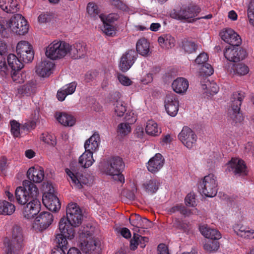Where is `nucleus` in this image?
<instances>
[{
  "mask_svg": "<svg viewBox=\"0 0 254 254\" xmlns=\"http://www.w3.org/2000/svg\"><path fill=\"white\" fill-rule=\"evenodd\" d=\"M82 214L76 203H69L66 207V218H62L59 222V229L61 234L69 240L74 237V228L82 223Z\"/></svg>",
  "mask_w": 254,
  "mask_h": 254,
  "instance_id": "nucleus-1",
  "label": "nucleus"
},
{
  "mask_svg": "<svg viewBox=\"0 0 254 254\" xmlns=\"http://www.w3.org/2000/svg\"><path fill=\"white\" fill-rule=\"evenodd\" d=\"M201 8L191 0H185L179 9H174L171 13V16L178 20H184L189 22L195 21L200 19H211L212 15L209 14L204 16L194 19L200 13Z\"/></svg>",
  "mask_w": 254,
  "mask_h": 254,
  "instance_id": "nucleus-2",
  "label": "nucleus"
},
{
  "mask_svg": "<svg viewBox=\"0 0 254 254\" xmlns=\"http://www.w3.org/2000/svg\"><path fill=\"white\" fill-rule=\"evenodd\" d=\"M23 186L17 188L15 191L16 201L21 205L26 204L35 197H38L39 194L36 186L29 181H23Z\"/></svg>",
  "mask_w": 254,
  "mask_h": 254,
  "instance_id": "nucleus-3",
  "label": "nucleus"
},
{
  "mask_svg": "<svg viewBox=\"0 0 254 254\" xmlns=\"http://www.w3.org/2000/svg\"><path fill=\"white\" fill-rule=\"evenodd\" d=\"M245 97V93L238 91L233 93L231 101V105L228 109V119L231 121V124L235 125L241 123L243 117L240 113L242 102Z\"/></svg>",
  "mask_w": 254,
  "mask_h": 254,
  "instance_id": "nucleus-4",
  "label": "nucleus"
},
{
  "mask_svg": "<svg viewBox=\"0 0 254 254\" xmlns=\"http://www.w3.org/2000/svg\"><path fill=\"white\" fill-rule=\"evenodd\" d=\"M124 167L123 160L119 157H113L110 158L104 168V171L107 174L112 176L114 180L123 183L125 181L121 170Z\"/></svg>",
  "mask_w": 254,
  "mask_h": 254,
  "instance_id": "nucleus-5",
  "label": "nucleus"
},
{
  "mask_svg": "<svg viewBox=\"0 0 254 254\" xmlns=\"http://www.w3.org/2000/svg\"><path fill=\"white\" fill-rule=\"evenodd\" d=\"M23 244V236L22 228L17 225L13 226L11 229V240L6 238L4 245L6 247L7 254L20 249Z\"/></svg>",
  "mask_w": 254,
  "mask_h": 254,
  "instance_id": "nucleus-6",
  "label": "nucleus"
},
{
  "mask_svg": "<svg viewBox=\"0 0 254 254\" xmlns=\"http://www.w3.org/2000/svg\"><path fill=\"white\" fill-rule=\"evenodd\" d=\"M69 48V44L64 41H54L47 47L45 54L50 59H60L68 54Z\"/></svg>",
  "mask_w": 254,
  "mask_h": 254,
  "instance_id": "nucleus-7",
  "label": "nucleus"
},
{
  "mask_svg": "<svg viewBox=\"0 0 254 254\" xmlns=\"http://www.w3.org/2000/svg\"><path fill=\"white\" fill-rule=\"evenodd\" d=\"M199 192L207 197L215 196L217 192L216 177L212 174L205 176L198 186Z\"/></svg>",
  "mask_w": 254,
  "mask_h": 254,
  "instance_id": "nucleus-8",
  "label": "nucleus"
},
{
  "mask_svg": "<svg viewBox=\"0 0 254 254\" xmlns=\"http://www.w3.org/2000/svg\"><path fill=\"white\" fill-rule=\"evenodd\" d=\"M8 27L17 35H23L27 33L28 25L24 17L20 14L14 15L8 20Z\"/></svg>",
  "mask_w": 254,
  "mask_h": 254,
  "instance_id": "nucleus-9",
  "label": "nucleus"
},
{
  "mask_svg": "<svg viewBox=\"0 0 254 254\" xmlns=\"http://www.w3.org/2000/svg\"><path fill=\"white\" fill-rule=\"evenodd\" d=\"M16 52L23 63H28L34 58V53L32 46L26 41H21L17 45Z\"/></svg>",
  "mask_w": 254,
  "mask_h": 254,
  "instance_id": "nucleus-10",
  "label": "nucleus"
},
{
  "mask_svg": "<svg viewBox=\"0 0 254 254\" xmlns=\"http://www.w3.org/2000/svg\"><path fill=\"white\" fill-rule=\"evenodd\" d=\"M54 217L49 212H42L36 217L32 227L37 231L42 232L46 230L53 222Z\"/></svg>",
  "mask_w": 254,
  "mask_h": 254,
  "instance_id": "nucleus-11",
  "label": "nucleus"
},
{
  "mask_svg": "<svg viewBox=\"0 0 254 254\" xmlns=\"http://www.w3.org/2000/svg\"><path fill=\"white\" fill-rule=\"evenodd\" d=\"M182 143L188 148H192L196 144L197 137L195 132L188 127H184L178 135Z\"/></svg>",
  "mask_w": 254,
  "mask_h": 254,
  "instance_id": "nucleus-12",
  "label": "nucleus"
},
{
  "mask_svg": "<svg viewBox=\"0 0 254 254\" xmlns=\"http://www.w3.org/2000/svg\"><path fill=\"white\" fill-rule=\"evenodd\" d=\"M227 170L235 175L244 176L248 174V170L244 161L238 158H233L227 164Z\"/></svg>",
  "mask_w": 254,
  "mask_h": 254,
  "instance_id": "nucleus-13",
  "label": "nucleus"
},
{
  "mask_svg": "<svg viewBox=\"0 0 254 254\" xmlns=\"http://www.w3.org/2000/svg\"><path fill=\"white\" fill-rule=\"evenodd\" d=\"M54 192L53 186L50 185L49 191L45 192L42 200L44 204L49 210L56 212L61 208V204L59 198Z\"/></svg>",
  "mask_w": 254,
  "mask_h": 254,
  "instance_id": "nucleus-14",
  "label": "nucleus"
},
{
  "mask_svg": "<svg viewBox=\"0 0 254 254\" xmlns=\"http://www.w3.org/2000/svg\"><path fill=\"white\" fill-rule=\"evenodd\" d=\"M138 55L134 50H127L121 58L119 68L123 72L127 71L136 60Z\"/></svg>",
  "mask_w": 254,
  "mask_h": 254,
  "instance_id": "nucleus-15",
  "label": "nucleus"
},
{
  "mask_svg": "<svg viewBox=\"0 0 254 254\" xmlns=\"http://www.w3.org/2000/svg\"><path fill=\"white\" fill-rule=\"evenodd\" d=\"M238 46H230L226 48L224 53L225 57L229 61L238 62L244 59L246 56V51Z\"/></svg>",
  "mask_w": 254,
  "mask_h": 254,
  "instance_id": "nucleus-16",
  "label": "nucleus"
},
{
  "mask_svg": "<svg viewBox=\"0 0 254 254\" xmlns=\"http://www.w3.org/2000/svg\"><path fill=\"white\" fill-rule=\"evenodd\" d=\"M40 209L41 203L38 197H35V198L31 201L28 202L26 203V205L24 207L23 215L26 219H32L38 214Z\"/></svg>",
  "mask_w": 254,
  "mask_h": 254,
  "instance_id": "nucleus-17",
  "label": "nucleus"
},
{
  "mask_svg": "<svg viewBox=\"0 0 254 254\" xmlns=\"http://www.w3.org/2000/svg\"><path fill=\"white\" fill-rule=\"evenodd\" d=\"M179 107L177 96L174 93L167 94L165 100V107L167 113L172 117H175L178 113Z\"/></svg>",
  "mask_w": 254,
  "mask_h": 254,
  "instance_id": "nucleus-18",
  "label": "nucleus"
},
{
  "mask_svg": "<svg viewBox=\"0 0 254 254\" xmlns=\"http://www.w3.org/2000/svg\"><path fill=\"white\" fill-rule=\"evenodd\" d=\"M221 39L231 46H239L242 43L240 36L233 29H226L220 33Z\"/></svg>",
  "mask_w": 254,
  "mask_h": 254,
  "instance_id": "nucleus-19",
  "label": "nucleus"
},
{
  "mask_svg": "<svg viewBox=\"0 0 254 254\" xmlns=\"http://www.w3.org/2000/svg\"><path fill=\"white\" fill-rule=\"evenodd\" d=\"M65 171L71 179V183L77 188L80 189L83 185L89 183V179L85 175L76 172L75 171H71L69 169H66Z\"/></svg>",
  "mask_w": 254,
  "mask_h": 254,
  "instance_id": "nucleus-20",
  "label": "nucleus"
},
{
  "mask_svg": "<svg viewBox=\"0 0 254 254\" xmlns=\"http://www.w3.org/2000/svg\"><path fill=\"white\" fill-rule=\"evenodd\" d=\"M54 64L51 61L44 60L39 62L36 66V72L39 76L45 77L52 73Z\"/></svg>",
  "mask_w": 254,
  "mask_h": 254,
  "instance_id": "nucleus-21",
  "label": "nucleus"
},
{
  "mask_svg": "<svg viewBox=\"0 0 254 254\" xmlns=\"http://www.w3.org/2000/svg\"><path fill=\"white\" fill-rule=\"evenodd\" d=\"M69 47L68 54L72 58H81L86 54V45L84 43H76L72 45L69 44Z\"/></svg>",
  "mask_w": 254,
  "mask_h": 254,
  "instance_id": "nucleus-22",
  "label": "nucleus"
},
{
  "mask_svg": "<svg viewBox=\"0 0 254 254\" xmlns=\"http://www.w3.org/2000/svg\"><path fill=\"white\" fill-rule=\"evenodd\" d=\"M164 164V159L160 153H157L150 159L147 164L148 170L154 173L159 171Z\"/></svg>",
  "mask_w": 254,
  "mask_h": 254,
  "instance_id": "nucleus-23",
  "label": "nucleus"
},
{
  "mask_svg": "<svg viewBox=\"0 0 254 254\" xmlns=\"http://www.w3.org/2000/svg\"><path fill=\"white\" fill-rule=\"evenodd\" d=\"M67 239L63 234H57L55 241L57 244V248L53 250L52 254H65V251H66L68 247Z\"/></svg>",
  "mask_w": 254,
  "mask_h": 254,
  "instance_id": "nucleus-24",
  "label": "nucleus"
},
{
  "mask_svg": "<svg viewBox=\"0 0 254 254\" xmlns=\"http://www.w3.org/2000/svg\"><path fill=\"white\" fill-rule=\"evenodd\" d=\"M27 176L30 182L41 183L44 178V169L39 167H31L27 172Z\"/></svg>",
  "mask_w": 254,
  "mask_h": 254,
  "instance_id": "nucleus-25",
  "label": "nucleus"
},
{
  "mask_svg": "<svg viewBox=\"0 0 254 254\" xmlns=\"http://www.w3.org/2000/svg\"><path fill=\"white\" fill-rule=\"evenodd\" d=\"M99 143V134L97 133H94L85 142L84 148L85 151L93 154V153L98 149Z\"/></svg>",
  "mask_w": 254,
  "mask_h": 254,
  "instance_id": "nucleus-26",
  "label": "nucleus"
},
{
  "mask_svg": "<svg viewBox=\"0 0 254 254\" xmlns=\"http://www.w3.org/2000/svg\"><path fill=\"white\" fill-rule=\"evenodd\" d=\"M172 87L175 92L183 94L187 91L189 87V82L184 78L179 77L173 81Z\"/></svg>",
  "mask_w": 254,
  "mask_h": 254,
  "instance_id": "nucleus-27",
  "label": "nucleus"
},
{
  "mask_svg": "<svg viewBox=\"0 0 254 254\" xmlns=\"http://www.w3.org/2000/svg\"><path fill=\"white\" fill-rule=\"evenodd\" d=\"M0 7L7 13H15L19 9L16 0H0Z\"/></svg>",
  "mask_w": 254,
  "mask_h": 254,
  "instance_id": "nucleus-28",
  "label": "nucleus"
},
{
  "mask_svg": "<svg viewBox=\"0 0 254 254\" xmlns=\"http://www.w3.org/2000/svg\"><path fill=\"white\" fill-rule=\"evenodd\" d=\"M136 49L137 52L143 56H148L151 53L150 44L144 38H141L137 41Z\"/></svg>",
  "mask_w": 254,
  "mask_h": 254,
  "instance_id": "nucleus-29",
  "label": "nucleus"
},
{
  "mask_svg": "<svg viewBox=\"0 0 254 254\" xmlns=\"http://www.w3.org/2000/svg\"><path fill=\"white\" fill-rule=\"evenodd\" d=\"M55 116L58 122L64 126L71 127L75 123V119L65 113H57Z\"/></svg>",
  "mask_w": 254,
  "mask_h": 254,
  "instance_id": "nucleus-30",
  "label": "nucleus"
},
{
  "mask_svg": "<svg viewBox=\"0 0 254 254\" xmlns=\"http://www.w3.org/2000/svg\"><path fill=\"white\" fill-rule=\"evenodd\" d=\"M200 231L202 235L209 240L216 241L221 238L220 232L214 229L203 226L200 227Z\"/></svg>",
  "mask_w": 254,
  "mask_h": 254,
  "instance_id": "nucleus-31",
  "label": "nucleus"
},
{
  "mask_svg": "<svg viewBox=\"0 0 254 254\" xmlns=\"http://www.w3.org/2000/svg\"><path fill=\"white\" fill-rule=\"evenodd\" d=\"M7 61L8 63V69L10 67L11 70H20L23 67V62L19 57H17L14 54H10L7 56Z\"/></svg>",
  "mask_w": 254,
  "mask_h": 254,
  "instance_id": "nucleus-32",
  "label": "nucleus"
},
{
  "mask_svg": "<svg viewBox=\"0 0 254 254\" xmlns=\"http://www.w3.org/2000/svg\"><path fill=\"white\" fill-rule=\"evenodd\" d=\"M36 83L33 81H29L26 84L19 86L17 92L21 96H29L35 92Z\"/></svg>",
  "mask_w": 254,
  "mask_h": 254,
  "instance_id": "nucleus-33",
  "label": "nucleus"
},
{
  "mask_svg": "<svg viewBox=\"0 0 254 254\" xmlns=\"http://www.w3.org/2000/svg\"><path fill=\"white\" fill-rule=\"evenodd\" d=\"M135 218L131 220L129 219L130 223L137 228H147L151 226V221L147 218H142L138 214H135Z\"/></svg>",
  "mask_w": 254,
  "mask_h": 254,
  "instance_id": "nucleus-34",
  "label": "nucleus"
},
{
  "mask_svg": "<svg viewBox=\"0 0 254 254\" xmlns=\"http://www.w3.org/2000/svg\"><path fill=\"white\" fill-rule=\"evenodd\" d=\"M94 160L93 158V154L85 151L79 158L78 163L81 167L88 168L91 166Z\"/></svg>",
  "mask_w": 254,
  "mask_h": 254,
  "instance_id": "nucleus-35",
  "label": "nucleus"
},
{
  "mask_svg": "<svg viewBox=\"0 0 254 254\" xmlns=\"http://www.w3.org/2000/svg\"><path fill=\"white\" fill-rule=\"evenodd\" d=\"M235 232L238 236L244 238L252 239H254V231L244 226H238L235 230Z\"/></svg>",
  "mask_w": 254,
  "mask_h": 254,
  "instance_id": "nucleus-36",
  "label": "nucleus"
},
{
  "mask_svg": "<svg viewBox=\"0 0 254 254\" xmlns=\"http://www.w3.org/2000/svg\"><path fill=\"white\" fill-rule=\"evenodd\" d=\"M197 44L192 40L184 39L182 42V48L187 54H192L196 52Z\"/></svg>",
  "mask_w": 254,
  "mask_h": 254,
  "instance_id": "nucleus-37",
  "label": "nucleus"
},
{
  "mask_svg": "<svg viewBox=\"0 0 254 254\" xmlns=\"http://www.w3.org/2000/svg\"><path fill=\"white\" fill-rule=\"evenodd\" d=\"M147 241V237H141L138 234H134L132 239L130 241V249L131 250H135L139 245V243H140L141 247L144 248L145 247L144 243Z\"/></svg>",
  "mask_w": 254,
  "mask_h": 254,
  "instance_id": "nucleus-38",
  "label": "nucleus"
},
{
  "mask_svg": "<svg viewBox=\"0 0 254 254\" xmlns=\"http://www.w3.org/2000/svg\"><path fill=\"white\" fill-rule=\"evenodd\" d=\"M145 130L146 133L150 135L156 136L161 133L160 129L158 127L157 124L152 120L147 122Z\"/></svg>",
  "mask_w": 254,
  "mask_h": 254,
  "instance_id": "nucleus-39",
  "label": "nucleus"
},
{
  "mask_svg": "<svg viewBox=\"0 0 254 254\" xmlns=\"http://www.w3.org/2000/svg\"><path fill=\"white\" fill-rule=\"evenodd\" d=\"M100 18L101 21L103 22V25L101 27V30L105 33L107 36H113L116 34V29L115 28L106 22L105 20L104 15H101L99 16Z\"/></svg>",
  "mask_w": 254,
  "mask_h": 254,
  "instance_id": "nucleus-40",
  "label": "nucleus"
},
{
  "mask_svg": "<svg viewBox=\"0 0 254 254\" xmlns=\"http://www.w3.org/2000/svg\"><path fill=\"white\" fill-rule=\"evenodd\" d=\"M80 246L82 251L87 253L94 251L97 245L95 240L90 239L88 240L87 239L81 242Z\"/></svg>",
  "mask_w": 254,
  "mask_h": 254,
  "instance_id": "nucleus-41",
  "label": "nucleus"
},
{
  "mask_svg": "<svg viewBox=\"0 0 254 254\" xmlns=\"http://www.w3.org/2000/svg\"><path fill=\"white\" fill-rule=\"evenodd\" d=\"M232 69L234 74L238 75H245L249 71L248 66L242 63L233 64Z\"/></svg>",
  "mask_w": 254,
  "mask_h": 254,
  "instance_id": "nucleus-42",
  "label": "nucleus"
},
{
  "mask_svg": "<svg viewBox=\"0 0 254 254\" xmlns=\"http://www.w3.org/2000/svg\"><path fill=\"white\" fill-rule=\"evenodd\" d=\"M219 248V243L217 241L208 240L203 244V249L208 253L215 252Z\"/></svg>",
  "mask_w": 254,
  "mask_h": 254,
  "instance_id": "nucleus-43",
  "label": "nucleus"
},
{
  "mask_svg": "<svg viewBox=\"0 0 254 254\" xmlns=\"http://www.w3.org/2000/svg\"><path fill=\"white\" fill-rule=\"evenodd\" d=\"M87 13L92 17L97 18L99 17L100 18V10L95 3L89 2L87 6Z\"/></svg>",
  "mask_w": 254,
  "mask_h": 254,
  "instance_id": "nucleus-44",
  "label": "nucleus"
},
{
  "mask_svg": "<svg viewBox=\"0 0 254 254\" xmlns=\"http://www.w3.org/2000/svg\"><path fill=\"white\" fill-rule=\"evenodd\" d=\"M143 186L146 191L155 193L158 189L159 183L155 180H150L143 184Z\"/></svg>",
  "mask_w": 254,
  "mask_h": 254,
  "instance_id": "nucleus-45",
  "label": "nucleus"
},
{
  "mask_svg": "<svg viewBox=\"0 0 254 254\" xmlns=\"http://www.w3.org/2000/svg\"><path fill=\"white\" fill-rule=\"evenodd\" d=\"M12 80L17 83H23L26 78L25 74L21 73L20 70H13L11 71Z\"/></svg>",
  "mask_w": 254,
  "mask_h": 254,
  "instance_id": "nucleus-46",
  "label": "nucleus"
},
{
  "mask_svg": "<svg viewBox=\"0 0 254 254\" xmlns=\"http://www.w3.org/2000/svg\"><path fill=\"white\" fill-rule=\"evenodd\" d=\"M131 131V127L128 123H121L118 126V132L122 136L128 134Z\"/></svg>",
  "mask_w": 254,
  "mask_h": 254,
  "instance_id": "nucleus-47",
  "label": "nucleus"
},
{
  "mask_svg": "<svg viewBox=\"0 0 254 254\" xmlns=\"http://www.w3.org/2000/svg\"><path fill=\"white\" fill-rule=\"evenodd\" d=\"M2 210H3L4 215H10L12 214L15 211V206L5 200L2 201Z\"/></svg>",
  "mask_w": 254,
  "mask_h": 254,
  "instance_id": "nucleus-48",
  "label": "nucleus"
},
{
  "mask_svg": "<svg viewBox=\"0 0 254 254\" xmlns=\"http://www.w3.org/2000/svg\"><path fill=\"white\" fill-rule=\"evenodd\" d=\"M115 113L118 117H122L127 111V108L124 103L121 101H117L115 104Z\"/></svg>",
  "mask_w": 254,
  "mask_h": 254,
  "instance_id": "nucleus-49",
  "label": "nucleus"
},
{
  "mask_svg": "<svg viewBox=\"0 0 254 254\" xmlns=\"http://www.w3.org/2000/svg\"><path fill=\"white\" fill-rule=\"evenodd\" d=\"M247 13L249 23L254 27V0H252L250 2Z\"/></svg>",
  "mask_w": 254,
  "mask_h": 254,
  "instance_id": "nucleus-50",
  "label": "nucleus"
},
{
  "mask_svg": "<svg viewBox=\"0 0 254 254\" xmlns=\"http://www.w3.org/2000/svg\"><path fill=\"white\" fill-rule=\"evenodd\" d=\"M11 132L15 137H18L20 135V126L19 123L15 120L10 122Z\"/></svg>",
  "mask_w": 254,
  "mask_h": 254,
  "instance_id": "nucleus-51",
  "label": "nucleus"
},
{
  "mask_svg": "<svg viewBox=\"0 0 254 254\" xmlns=\"http://www.w3.org/2000/svg\"><path fill=\"white\" fill-rule=\"evenodd\" d=\"M200 73L206 76H210L213 73V69L209 64H203L200 69Z\"/></svg>",
  "mask_w": 254,
  "mask_h": 254,
  "instance_id": "nucleus-52",
  "label": "nucleus"
},
{
  "mask_svg": "<svg viewBox=\"0 0 254 254\" xmlns=\"http://www.w3.org/2000/svg\"><path fill=\"white\" fill-rule=\"evenodd\" d=\"M41 139L48 144L53 146L56 144L55 137L52 135L49 134H43L41 136Z\"/></svg>",
  "mask_w": 254,
  "mask_h": 254,
  "instance_id": "nucleus-53",
  "label": "nucleus"
},
{
  "mask_svg": "<svg viewBox=\"0 0 254 254\" xmlns=\"http://www.w3.org/2000/svg\"><path fill=\"white\" fill-rule=\"evenodd\" d=\"M0 70L5 74H6L8 71L5 57L1 53H0Z\"/></svg>",
  "mask_w": 254,
  "mask_h": 254,
  "instance_id": "nucleus-54",
  "label": "nucleus"
},
{
  "mask_svg": "<svg viewBox=\"0 0 254 254\" xmlns=\"http://www.w3.org/2000/svg\"><path fill=\"white\" fill-rule=\"evenodd\" d=\"M208 59V57L207 54L202 53L200 54L195 60L196 63L198 64H206V62Z\"/></svg>",
  "mask_w": 254,
  "mask_h": 254,
  "instance_id": "nucleus-55",
  "label": "nucleus"
},
{
  "mask_svg": "<svg viewBox=\"0 0 254 254\" xmlns=\"http://www.w3.org/2000/svg\"><path fill=\"white\" fill-rule=\"evenodd\" d=\"M207 83L208 84V92L210 95L217 93L219 90V87L215 82H210L207 79Z\"/></svg>",
  "mask_w": 254,
  "mask_h": 254,
  "instance_id": "nucleus-56",
  "label": "nucleus"
},
{
  "mask_svg": "<svg viewBox=\"0 0 254 254\" xmlns=\"http://www.w3.org/2000/svg\"><path fill=\"white\" fill-rule=\"evenodd\" d=\"M8 28V21L4 17H0V33L3 34L4 32Z\"/></svg>",
  "mask_w": 254,
  "mask_h": 254,
  "instance_id": "nucleus-57",
  "label": "nucleus"
},
{
  "mask_svg": "<svg viewBox=\"0 0 254 254\" xmlns=\"http://www.w3.org/2000/svg\"><path fill=\"white\" fill-rule=\"evenodd\" d=\"M118 78L120 82L125 86H129L132 83V81L130 80V79L124 75L121 74H118Z\"/></svg>",
  "mask_w": 254,
  "mask_h": 254,
  "instance_id": "nucleus-58",
  "label": "nucleus"
},
{
  "mask_svg": "<svg viewBox=\"0 0 254 254\" xmlns=\"http://www.w3.org/2000/svg\"><path fill=\"white\" fill-rule=\"evenodd\" d=\"M165 47L172 48L175 46V40L174 37L170 35H165Z\"/></svg>",
  "mask_w": 254,
  "mask_h": 254,
  "instance_id": "nucleus-59",
  "label": "nucleus"
},
{
  "mask_svg": "<svg viewBox=\"0 0 254 254\" xmlns=\"http://www.w3.org/2000/svg\"><path fill=\"white\" fill-rule=\"evenodd\" d=\"M185 202L187 205L194 206L196 203L194 194L189 193L185 198Z\"/></svg>",
  "mask_w": 254,
  "mask_h": 254,
  "instance_id": "nucleus-60",
  "label": "nucleus"
},
{
  "mask_svg": "<svg viewBox=\"0 0 254 254\" xmlns=\"http://www.w3.org/2000/svg\"><path fill=\"white\" fill-rule=\"evenodd\" d=\"M111 4L119 9L126 10L127 8V5L120 0H111Z\"/></svg>",
  "mask_w": 254,
  "mask_h": 254,
  "instance_id": "nucleus-61",
  "label": "nucleus"
},
{
  "mask_svg": "<svg viewBox=\"0 0 254 254\" xmlns=\"http://www.w3.org/2000/svg\"><path fill=\"white\" fill-rule=\"evenodd\" d=\"M76 85L77 84L75 82H73L69 83L66 88L64 87V89L67 94V95L72 94L74 92L76 87Z\"/></svg>",
  "mask_w": 254,
  "mask_h": 254,
  "instance_id": "nucleus-62",
  "label": "nucleus"
},
{
  "mask_svg": "<svg viewBox=\"0 0 254 254\" xmlns=\"http://www.w3.org/2000/svg\"><path fill=\"white\" fill-rule=\"evenodd\" d=\"M7 160L4 156H2L0 159V171L4 173L7 168Z\"/></svg>",
  "mask_w": 254,
  "mask_h": 254,
  "instance_id": "nucleus-63",
  "label": "nucleus"
},
{
  "mask_svg": "<svg viewBox=\"0 0 254 254\" xmlns=\"http://www.w3.org/2000/svg\"><path fill=\"white\" fill-rule=\"evenodd\" d=\"M158 254H169L167 247L164 244H160L158 246Z\"/></svg>",
  "mask_w": 254,
  "mask_h": 254,
  "instance_id": "nucleus-64",
  "label": "nucleus"
}]
</instances>
